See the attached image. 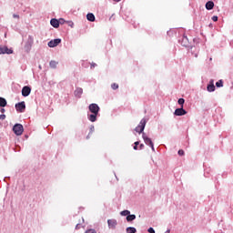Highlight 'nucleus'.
Segmentation results:
<instances>
[{"mask_svg":"<svg viewBox=\"0 0 233 233\" xmlns=\"http://www.w3.org/2000/svg\"><path fill=\"white\" fill-rule=\"evenodd\" d=\"M179 41H180V45L182 46L187 47V46H188L190 45V43L188 42V37H187L185 35H183L181 40H179Z\"/></svg>","mask_w":233,"mask_h":233,"instance_id":"12","label":"nucleus"},{"mask_svg":"<svg viewBox=\"0 0 233 233\" xmlns=\"http://www.w3.org/2000/svg\"><path fill=\"white\" fill-rule=\"evenodd\" d=\"M60 43H61V38H56L54 40L49 41L47 45L49 48H56V46L60 45Z\"/></svg>","mask_w":233,"mask_h":233,"instance_id":"7","label":"nucleus"},{"mask_svg":"<svg viewBox=\"0 0 233 233\" xmlns=\"http://www.w3.org/2000/svg\"><path fill=\"white\" fill-rule=\"evenodd\" d=\"M212 21H214V23L218 22V16L217 15L212 16Z\"/></svg>","mask_w":233,"mask_h":233,"instance_id":"31","label":"nucleus"},{"mask_svg":"<svg viewBox=\"0 0 233 233\" xmlns=\"http://www.w3.org/2000/svg\"><path fill=\"white\" fill-rule=\"evenodd\" d=\"M147 232H148V233H156V230H154V228H149L147 229Z\"/></svg>","mask_w":233,"mask_h":233,"instance_id":"29","label":"nucleus"},{"mask_svg":"<svg viewBox=\"0 0 233 233\" xmlns=\"http://www.w3.org/2000/svg\"><path fill=\"white\" fill-rule=\"evenodd\" d=\"M175 116H187V110H185L183 107L177 108L174 112Z\"/></svg>","mask_w":233,"mask_h":233,"instance_id":"10","label":"nucleus"},{"mask_svg":"<svg viewBox=\"0 0 233 233\" xmlns=\"http://www.w3.org/2000/svg\"><path fill=\"white\" fill-rule=\"evenodd\" d=\"M126 231L127 233H136V232H137V229H136V228H134V227H128V228H127Z\"/></svg>","mask_w":233,"mask_h":233,"instance_id":"21","label":"nucleus"},{"mask_svg":"<svg viewBox=\"0 0 233 233\" xmlns=\"http://www.w3.org/2000/svg\"><path fill=\"white\" fill-rule=\"evenodd\" d=\"M0 112H1L2 114H5V108H1Z\"/></svg>","mask_w":233,"mask_h":233,"instance_id":"35","label":"nucleus"},{"mask_svg":"<svg viewBox=\"0 0 233 233\" xmlns=\"http://www.w3.org/2000/svg\"><path fill=\"white\" fill-rule=\"evenodd\" d=\"M208 92H215L216 90V86H214V80H210L209 84L207 86Z\"/></svg>","mask_w":233,"mask_h":233,"instance_id":"13","label":"nucleus"},{"mask_svg":"<svg viewBox=\"0 0 233 233\" xmlns=\"http://www.w3.org/2000/svg\"><path fill=\"white\" fill-rule=\"evenodd\" d=\"M116 3H119V1H121V0H114Z\"/></svg>","mask_w":233,"mask_h":233,"instance_id":"39","label":"nucleus"},{"mask_svg":"<svg viewBox=\"0 0 233 233\" xmlns=\"http://www.w3.org/2000/svg\"><path fill=\"white\" fill-rule=\"evenodd\" d=\"M111 88H112L113 90H117V89L119 88V85L114 83V84L111 85Z\"/></svg>","mask_w":233,"mask_h":233,"instance_id":"26","label":"nucleus"},{"mask_svg":"<svg viewBox=\"0 0 233 233\" xmlns=\"http://www.w3.org/2000/svg\"><path fill=\"white\" fill-rule=\"evenodd\" d=\"M83 94V88L81 87H77L76 90H75V96L76 97H81V95Z\"/></svg>","mask_w":233,"mask_h":233,"instance_id":"17","label":"nucleus"},{"mask_svg":"<svg viewBox=\"0 0 233 233\" xmlns=\"http://www.w3.org/2000/svg\"><path fill=\"white\" fill-rule=\"evenodd\" d=\"M217 88H221L223 86V80H218L216 82Z\"/></svg>","mask_w":233,"mask_h":233,"instance_id":"24","label":"nucleus"},{"mask_svg":"<svg viewBox=\"0 0 233 233\" xmlns=\"http://www.w3.org/2000/svg\"><path fill=\"white\" fill-rule=\"evenodd\" d=\"M99 115L98 114H96V113H92V114H90V115H87V119L89 120V121H91V123H96V121H97V116H98Z\"/></svg>","mask_w":233,"mask_h":233,"instance_id":"11","label":"nucleus"},{"mask_svg":"<svg viewBox=\"0 0 233 233\" xmlns=\"http://www.w3.org/2000/svg\"><path fill=\"white\" fill-rule=\"evenodd\" d=\"M214 8V2L208 1L206 3V10H212Z\"/></svg>","mask_w":233,"mask_h":233,"instance_id":"16","label":"nucleus"},{"mask_svg":"<svg viewBox=\"0 0 233 233\" xmlns=\"http://www.w3.org/2000/svg\"><path fill=\"white\" fill-rule=\"evenodd\" d=\"M30 94H32V87H30L29 86H25L22 88L23 97H28V96H30Z\"/></svg>","mask_w":233,"mask_h":233,"instance_id":"6","label":"nucleus"},{"mask_svg":"<svg viewBox=\"0 0 233 233\" xmlns=\"http://www.w3.org/2000/svg\"><path fill=\"white\" fill-rule=\"evenodd\" d=\"M57 65H58V63L56 62L55 60H51V61L49 62V66H50V68H57Z\"/></svg>","mask_w":233,"mask_h":233,"instance_id":"20","label":"nucleus"},{"mask_svg":"<svg viewBox=\"0 0 233 233\" xmlns=\"http://www.w3.org/2000/svg\"><path fill=\"white\" fill-rule=\"evenodd\" d=\"M126 219H127V221L128 223H130V221H134V220L136 219V215H135V214L131 215V214L129 213V216H127V217L126 218Z\"/></svg>","mask_w":233,"mask_h":233,"instance_id":"18","label":"nucleus"},{"mask_svg":"<svg viewBox=\"0 0 233 233\" xmlns=\"http://www.w3.org/2000/svg\"><path fill=\"white\" fill-rule=\"evenodd\" d=\"M108 228L115 230L116 227H117V220L115 218L107 220Z\"/></svg>","mask_w":233,"mask_h":233,"instance_id":"8","label":"nucleus"},{"mask_svg":"<svg viewBox=\"0 0 233 233\" xmlns=\"http://www.w3.org/2000/svg\"><path fill=\"white\" fill-rule=\"evenodd\" d=\"M25 128L23 127V125L21 124H15L13 127V132L15 134V136H22Z\"/></svg>","mask_w":233,"mask_h":233,"instance_id":"3","label":"nucleus"},{"mask_svg":"<svg viewBox=\"0 0 233 233\" xmlns=\"http://www.w3.org/2000/svg\"><path fill=\"white\" fill-rule=\"evenodd\" d=\"M94 130H96L94 126H90V131H89V134L86 137V139H90V134H94Z\"/></svg>","mask_w":233,"mask_h":233,"instance_id":"23","label":"nucleus"},{"mask_svg":"<svg viewBox=\"0 0 233 233\" xmlns=\"http://www.w3.org/2000/svg\"><path fill=\"white\" fill-rule=\"evenodd\" d=\"M76 228H79V224L76 225Z\"/></svg>","mask_w":233,"mask_h":233,"instance_id":"40","label":"nucleus"},{"mask_svg":"<svg viewBox=\"0 0 233 233\" xmlns=\"http://www.w3.org/2000/svg\"><path fill=\"white\" fill-rule=\"evenodd\" d=\"M6 99L0 96V106L2 108H5V106H6Z\"/></svg>","mask_w":233,"mask_h":233,"instance_id":"19","label":"nucleus"},{"mask_svg":"<svg viewBox=\"0 0 233 233\" xmlns=\"http://www.w3.org/2000/svg\"><path fill=\"white\" fill-rule=\"evenodd\" d=\"M133 148L134 150H137V146L135 145Z\"/></svg>","mask_w":233,"mask_h":233,"instance_id":"37","label":"nucleus"},{"mask_svg":"<svg viewBox=\"0 0 233 233\" xmlns=\"http://www.w3.org/2000/svg\"><path fill=\"white\" fill-rule=\"evenodd\" d=\"M178 156H185V151L183 149H179Z\"/></svg>","mask_w":233,"mask_h":233,"instance_id":"28","label":"nucleus"},{"mask_svg":"<svg viewBox=\"0 0 233 233\" xmlns=\"http://www.w3.org/2000/svg\"><path fill=\"white\" fill-rule=\"evenodd\" d=\"M165 233H170V229H167Z\"/></svg>","mask_w":233,"mask_h":233,"instance_id":"38","label":"nucleus"},{"mask_svg":"<svg viewBox=\"0 0 233 233\" xmlns=\"http://www.w3.org/2000/svg\"><path fill=\"white\" fill-rule=\"evenodd\" d=\"M7 54L10 56V54H14V50L8 48L7 46H2L0 47V55Z\"/></svg>","mask_w":233,"mask_h":233,"instance_id":"9","label":"nucleus"},{"mask_svg":"<svg viewBox=\"0 0 233 233\" xmlns=\"http://www.w3.org/2000/svg\"><path fill=\"white\" fill-rule=\"evenodd\" d=\"M15 108L16 112L23 113L25 112V110H26V104L25 103V101L19 102L15 104Z\"/></svg>","mask_w":233,"mask_h":233,"instance_id":"4","label":"nucleus"},{"mask_svg":"<svg viewBox=\"0 0 233 233\" xmlns=\"http://www.w3.org/2000/svg\"><path fill=\"white\" fill-rule=\"evenodd\" d=\"M86 233H97V231H96V229H87Z\"/></svg>","mask_w":233,"mask_h":233,"instance_id":"27","label":"nucleus"},{"mask_svg":"<svg viewBox=\"0 0 233 233\" xmlns=\"http://www.w3.org/2000/svg\"><path fill=\"white\" fill-rule=\"evenodd\" d=\"M0 119H2V121L6 119V115L5 114L0 115Z\"/></svg>","mask_w":233,"mask_h":233,"instance_id":"30","label":"nucleus"},{"mask_svg":"<svg viewBox=\"0 0 233 233\" xmlns=\"http://www.w3.org/2000/svg\"><path fill=\"white\" fill-rule=\"evenodd\" d=\"M139 148H140V150H143L145 148V145L144 144H140Z\"/></svg>","mask_w":233,"mask_h":233,"instance_id":"33","label":"nucleus"},{"mask_svg":"<svg viewBox=\"0 0 233 233\" xmlns=\"http://www.w3.org/2000/svg\"><path fill=\"white\" fill-rule=\"evenodd\" d=\"M145 127H147V119L142 118L139 125L135 128L138 134H145Z\"/></svg>","mask_w":233,"mask_h":233,"instance_id":"2","label":"nucleus"},{"mask_svg":"<svg viewBox=\"0 0 233 233\" xmlns=\"http://www.w3.org/2000/svg\"><path fill=\"white\" fill-rule=\"evenodd\" d=\"M96 66H97V64L92 63V64H91V70L94 69V68H96Z\"/></svg>","mask_w":233,"mask_h":233,"instance_id":"32","label":"nucleus"},{"mask_svg":"<svg viewBox=\"0 0 233 233\" xmlns=\"http://www.w3.org/2000/svg\"><path fill=\"white\" fill-rule=\"evenodd\" d=\"M142 138L146 145H147V147H150L152 152H156V148L154 147V142H152V138L148 137V136H147V134L145 133L142 134Z\"/></svg>","mask_w":233,"mask_h":233,"instance_id":"1","label":"nucleus"},{"mask_svg":"<svg viewBox=\"0 0 233 233\" xmlns=\"http://www.w3.org/2000/svg\"><path fill=\"white\" fill-rule=\"evenodd\" d=\"M88 108H89V112H91V114H98L99 115V110H101V108L99 107V106L97 104H90Z\"/></svg>","mask_w":233,"mask_h":233,"instance_id":"5","label":"nucleus"},{"mask_svg":"<svg viewBox=\"0 0 233 233\" xmlns=\"http://www.w3.org/2000/svg\"><path fill=\"white\" fill-rule=\"evenodd\" d=\"M13 17H14L15 19H19V15H13Z\"/></svg>","mask_w":233,"mask_h":233,"instance_id":"34","label":"nucleus"},{"mask_svg":"<svg viewBox=\"0 0 233 233\" xmlns=\"http://www.w3.org/2000/svg\"><path fill=\"white\" fill-rule=\"evenodd\" d=\"M86 19H87V21L94 23V21H96V15H94V14H92V13H88L86 15Z\"/></svg>","mask_w":233,"mask_h":233,"instance_id":"15","label":"nucleus"},{"mask_svg":"<svg viewBox=\"0 0 233 233\" xmlns=\"http://www.w3.org/2000/svg\"><path fill=\"white\" fill-rule=\"evenodd\" d=\"M177 103L181 106V107H183V105H185V98H179L177 100Z\"/></svg>","mask_w":233,"mask_h":233,"instance_id":"25","label":"nucleus"},{"mask_svg":"<svg viewBox=\"0 0 233 233\" xmlns=\"http://www.w3.org/2000/svg\"><path fill=\"white\" fill-rule=\"evenodd\" d=\"M130 210L126 209L120 212V216H127V218L129 216Z\"/></svg>","mask_w":233,"mask_h":233,"instance_id":"22","label":"nucleus"},{"mask_svg":"<svg viewBox=\"0 0 233 233\" xmlns=\"http://www.w3.org/2000/svg\"><path fill=\"white\" fill-rule=\"evenodd\" d=\"M50 25H51V26H53V28H59V20H57L56 18H52L50 20Z\"/></svg>","mask_w":233,"mask_h":233,"instance_id":"14","label":"nucleus"},{"mask_svg":"<svg viewBox=\"0 0 233 233\" xmlns=\"http://www.w3.org/2000/svg\"><path fill=\"white\" fill-rule=\"evenodd\" d=\"M139 145V141H137V142H135V146H138Z\"/></svg>","mask_w":233,"mask_h":233,"instance_id":"36","label":"nucleus"}]
</instances>
